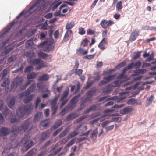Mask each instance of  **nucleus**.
Returning a JSON list of instances; mask_svg holds the SVG:
<instances>
[{
  "instance_id": "obj_40",
  "label": "nucleus",
  "mask_w": 156,
  "mask_h": 156,
  "mask_svg": "<svg viewBox=\"0 0 156 156\" xmlns=\"http://www.w3.org/2000/svg\"><path fill=\"white\" fill-rule=\"evenodd\" d=\"M16 99L14 98H13L9 101L8 104V105L9 107L11 108L13 107L15 104Z\"/></svg>"
},
{
  "instance_id": "obj_23",
  "label": "nucleus",
  "mask_w": 156,
  "mask_h": 156,
  "mask_svg": "<svg viewBox=\"0 0 156 156\" xmlns=\"http://www.w3.org/2000/svg\"><path fill=\"white\" fill-rule=\"evenodd\" d=\"M130 64L131 66H132V68L134 67L136 69H139L142 66V62L140 61H138L135 63L132 62Z\"/></svg>"
},
{
  "instance_id": "obj_56",
  "label": "nucleus",
  "mask_w": 156,
  "mask_h": 156,
  "mask_svg": "<svg viewBox=\"0 0 156 156\" xmlns=\"http://www.w3.org/2000/svg\"><path fill=\"white\" fill-rule=\"evenodd\" d=\"M79 134V132L77 131H74L71 132L70 135L69 136L70 138H72L74 136L78 135Z\"/></svg>"
},
{
  "instance_id": "obj_20",
  "label": "nucleus",
  "mask_w": 156,
  "mask_h": 156,
  "mask_svg": "<svg viewBox=\"0 0 156 156\" xmlns=\"http://www.w3.org/2000/svg\"><path fill=\"white\" fill-rule=\"evenodd\" d=\"M79 116V115L76 113H73L70 114L66 117V120L67 121L72 120L76 118Z\"/></svg>"
},
{
  "instance_id": "obj_63",
  "label": "nucleus",
  "mask_w": 156,
  "mask_h": 156,
  "mask_svg": "<svg viewBox=\"0 0 156 156\" xmlns=\"http://www.w3.org/2000/svg\"><path fill=\"white\" fill-rule=\"evenodd\" d=\"M14 116L11 118L10 122L11 123H14L18 121V119L15 116V114L14 113Z\"/></svg>"
},
{
  "instance_id": "obj_34",
  "label": "nucleus",
  "mask_w": 156,
  "mask_h": 156,
  "mask_svg": "<svg viewBox=\"0 0 156 156\" xmlns=\"http://www.w3.org/2000/svg\"><path fill=\"white\" fill-rule=\"evenodd\" d=\"M126 64V62L125 61H123L121 63L119 64L118 65L115 66V68L116 69H119L123 67Z\"/></svg>"
},
{
  "instance_id": "obj_46",
  "label": "nucleus",
  "mask_w": 156,
  "mask_h": 156,
  "mask_svg": "<svg viewBox=\"0 0 156 156\" xmlns=\"http://www.w3.org/2000/svg\"><path fill=\"white\" fill-rule=\"evenodd\" d=\"M9 79L7 78H6L5 79L3 82L2 83L1 86L3 87H6L9 84Z\"/></svg>"
},
{
  "instance_id": "obj_31",
  "label": "nucleus",
  "mask_w": 156,
  "mask_h": 156,
  "mask_svg": "<svg viewBox=\"0 0 156 156\" xmlns=\"http://www.w3.org/2000/svg\"><path fill=\"white\" fill-rule=\"evenodd\" d=\"M38 55L39 57L42 58L44 59L47 58L48 56H50V59L51 58V55H48L41 51L39 52L38 54Z\"/></svg>"
},
{
  "instance_id": "obj_13",
  "label": "nucleus",
  "mask_w": 156,
  "mask_h": 156,
  "mask_svg": "<svg viewBox=\"0 0 156 156\" xmlns=\"http://www.w3.org/2000/svg\"><path fill=\"white\" fill-rule=\"evenodd\" d=\"M115 77L114 75H110L107 77H104L103 80H102L99 84V85L105 84L109 83Z\"/></svg>"
},
{
  "instance_id": "obj_62",
  "label": "nucleus",
  "mask_w": 156,
  "mask_h": 156,
  "mask_svg": "<svg viewBox=\"0 0 156 156\" xmlns=\"http://www.w3.org/2000/svg\"><path fill=\"white\" fill-rule=\"evenodd\" d=\"M112 122L111 121L109 120H106L104 121L101 124V126L103 128L105 127L106 126L108 125L109 123Z\"/></svg>"
},
{
  "instance_id": "obj_17",
  "label": "nucleus",
  "mask_w": 156,
  "mask_h": 156,
  "mask_svg": "<svg viewBox=\"0 0 156 156\" xmlns=\"http://www.w3.org/2000/svg\"><path fill=\"white\" fill-rule=\"evenodd\" d=\"M9 133V129L5 127H2L0 129V135L2 136H6Z\"/></svg>"
},
{
  "instance_id": "obj_7",
  "label": "nucleus",
  "mask_w": 156,
  "mask_h": 156,
  "mask_svg": "<svg viewBox=\"0 0 156 156\" xmlns=\"http://www.w3.org/2000/svg\"><path fill=\"white\" fill-rule=\"evenodd\" d=\"M69 91L68 90H65L63 92L60 100L61 102H62L60 105V108H62L68 101L69 99L66 98L69 95Z\"/></svg>"
},
{
  "instance_id": "obj_39",
  "label": "nucleus",
  "mask_w": 156,
  "mask_h": 156,
  "mask_svg": "<svg viewBox=\"0 0 156 156\" xmlns=\"http://www.w3.org/2000/svg\"><path fill=\"white\" fill-rule=\"evenodd\" d=\"M79 62L76 59L75 61V65L74 66L73 68L71 70V72L72 73L75 72V70H76L78 68L79 66Z\"/></svg>"
},
{
  "instance_id": "obj_12",
  "label": "nucleus",
  "mask_w": 156,
  "mask_h": 156,
  "mask_svg": "<svg viewBox=\"0 0 156 156\" xmlns=\"http://www.w3.org/2000/svg\"><path fill=\"white\" fill-rule=\"evenodd\" d=\"M114 110L113 109H107L104 111V112L105 113H107L106 114H104L102 117H105L107 116H111L113 117L115 116H118L119 115V114L117 113H114L112 114L111 115L108 113L109 112H113L114 111Z\"/></svg>"
},
{
  "instance_id": "obj_9",
  "label": "nucleus",
  "mask_w": 156,
  "mask_h": 156,
  "mask_svg": "<svg viewBox=\"0 0 156 156\" xmlns=\"http://www.w3.org/2000/svg\"><path fill=\"white\" fill-rule=\"evenodd\" d=\"M139 31L136 29L133 30L132 32L129 37V40L131 42H133L135 41L137 37L139 35Z\"/></svg>"
},
{
  "instance_id": "obj_57",
  "label": "nucleus",
  "mask_w": 156,
  "mask_h": 156,
  "mask_svg": "<svg viewBox=\"0 0 156 156\" xmlns=\"http://www.w3.org/2000/svg\"><path fill=\"white\" fill-rule=\"evenodd\" d=\"M33 67L32 66H27L25 70V72L29 73L32 70Z\"/></svg>"
},
{
  "instance_id": "obj_27",
  "label": "nucleus",
  "mask_w": 156,
  "mask_h": 156,
  "mask_svg": "<svg viewBox=\"0 0 156 156\" xmlns=\"http://www.w3.org/2000/svg\"><path fill=\"white\" fill-rule=\"evenodd\" d=\"M154 99V97L153 95H151L150 97L147 98L146 101V106H149L152 102V101Z\"/></svg>"
},
{
  "instance_id": "obj_6",
  "label": "nucleus",
  "mask_w": 156,
  "mask_h": 156,
  "mask_svg": "<svg viewBox=\"0 0 156 156\" xmlns=\"http://www.w3.org/2000/svg\"><path fill=\"white\" fill-rule=\"evenodd\" d=\"M58 97H55L53 99L50 101L51 106V110L52 112V115H54L57 112L58 109V105L57 104Z\"/></svg>"
},
{
  "instance_id": "obj_25",
  "label": "nucleus",
  "mask_w": 156,
  "mask_h": 156,
  "mask_svg": "<svg viewBox=\"0 0 156 156\" xmlns=\"http://www.w3.org/2000/svg\"><path fill=\"white\" fill-rule=\"evenodd\" d=\"M42 113L40 112H37L35 114L34 117V120L35 122H37L40 120L42 115Z\"/></svg>"
},
{
  "instance_id": "obj_16",
  "label": "nucleus",
  "mask_w": 156,
  "mask_h": 156,
  "mask_svg": "<svg viewBox=\"0 0 156 156\" xmlns=\"http://www.w3.org/2000/svg\"><path fill=\"white\" fill-rule=\"evenodd\" d=\"M48 44L47 45V46L43 48V51L48 52L51 51L54 49V47L51 41H48Z\"/></svg>"
},
{
  "instance_id": "obj_58",
  "label": "nucleus",
  "mask_w": 156,
  "mask_h": 156,
  "mask_svg": "<svg viewBox=\"0 0 156 156\" xmlns=\"http://www.w3.org/2000/svg\"><path fill=\"white\" fill-rule=\"evenodd\" d=\"M85 31L84 30V28L82 27H80L79 29V33L81 35H83L85 34Z\"/></svg>"
},
{
  "instance_id": "obj_3",
  "label": "nucleus",
  "mask_w": 156,
  "mask_h": 156,
  "mask_svg": "<svg viewBox=\"0 0 156 156\" xmlns=\"http://www.w3.org/2000/svg\"><path fill=\"white\" fill-rule=\"evenodd\" d=\"M96 90L95 88H92L87 91L86 93L87 96L85 100L82 101L81 102V106L84 107L85 106V104L87 102L91 100L92 98V96L96 93Z\"/></svg>"
},
{
  "instance_id": "obj_24",
  "label": "nucleus",
  "mask_w": 156,
  "mask_h": 156,
  "mask_svg": "<svg viewBox=\"0 0 156 156\" xmlns=\"http://www.w3.org/2000/svg\"><path fill=\"white\" fill-rule=\"evenodd\" d=\"M49 75L47 74H44L42 76H40L38 79L39 81H46L49 79Z\"/></svg>"
},
{
  "instance_id": "obj_38",
  "label": "nucleus",
  "mask_w": 156,
  "mask_h": 156,
  "mask_svg": "<svg viewBox=\"0 0 156 156\" xmlns=\"http://www.w3.org/2000/svg\"><path fill=\"white\" fill-rule=\"evenodd\" d=\"M2 112L4 115L7 116L9 114V110L8 107L6 106L3 108H2Z\"/></svg>"
},
{
  "instance_id": "obj_48",
  "label": "nucleus",
  "mask_w": 156,
  "mask_h": 156,
  "mask_svg": "<svg viewBox=\"0 0 156 156\" xmlns=\"http://www.w3.org/2000/svg\"><path fill=\"white\" fill-rule=\"evenodd\" d=\"M40 124L41 126L44 127H46L49 125V123L46 120L41 121L40 123Z\"/></svg>"
},
{
  "instance_id": "obj_53",
  "label": "nucleus",
  "mask_w": 156,
  "mask_h": 156,
  "mask_svg": "<svg viewBox=\"0 0 156 156\" xmlns=\"http://www.w3.org/2000/svg\"><path fill=\"white\" fill-rule=\"evenodd\" d=\"M75 142V139L74 138L72 139L66 145V147H67L71 146L74 144Z\"/></svg>"
},
{
  "instance_id": "obj_42",
  "label": "nucleus",
  "mask_w": 156,
  "mask_h": 156,
  "mask_svg": "<svg viewBox=\"0 0 156 156\" xmlns=\"http://www.w3.org/2000/svg\"><path fill=\"white\" fill-rule=\"evenodd\" d=\"M141 52L140 51L134 52V55L133 59L134 60H136L141 55Z\"/></svg>"
},
{
  "instance_id": "obj_8",
  "label": "nucleus",
  "mask_w": 156,
  "mask_h": 156,
  "mask_svg": "<svg viewBox=\"0 0 156 156\" xmlns=\"http://www.w3.org/2000/svg\"><path fill=\"white\" fill-rule=\"evenodd\" d=\"M80 96V94L73 97L70 101V104L68 106L70 109H72L75 107V105L78 101V98Z\"/></svg>"
},
{
  "instance_id": "obj_35",
  "label": "nucleus",
  "mask_w": 156,
  "mask_h": 156,
  "mask_svg": "<svg viewBox=\"0 0 156 156\" xmlns=\"http://www.w3.org/2000/svg\"><path fill=\"white\" fill-rule=\"evenodd\" d=\"M77 52L80 54H82L83 55H86L87 54L88 51L87 50L84 51V49L81 48H79L77 49Z\"/></svg>"
},
{
  "instance_id": "obj_15",
  "label": "nucleus",
  "mask_w": 156,
  "mask_h": 156,
  "mask_svg": "<svg viewBox=\"0 0 156 156\" xmlns=\"http://www.w3.org/2000/svg\"><path fill=\"white\" fill-rule=\"evenodd\" d=\"M108 44V40L106 38H103L100 43L98 47L102 50H104L106 48L105 45Z\"/></svg>"
},
{
  "instance_id": "obj_47",
  "label": "nucleus",
  "mask_w": 156,
  "mask_h": 156,
  "mask_svg": "<svg viewBox=\"0 0 156 156\" xmlns=\"http://www.w3.org/2000/svg\"><path fill=\"white\" fill-rule=\"evenodd\" d=\"M41 101L40 98L39 97H37L36 99L35 103V109H37Z\"/></svg>"
},
{
  "instance_id": "obj_54",
  "label": "nucleus",
  "mask_w": 156,
  "mask_h": 156,
  "mask_svg": "<svg viewBox=\"0 0 156 156\" xmlns=\"http://www.w3.org/2000/svg\"><path fill=\"white\" fill-rule=\"evenodd\" d=\"M132 69V66H130V64H129L128 66L124 68L122 70V72L125 73V72L127 70H129L130 69Z\"/></svg>"
},
{
  "instance_id": "obj_5",
  "label": "nucleus",
  "mask_w": 156,
  "mask_h": 156,
  "mask_svg": "<svg viewBox=\"0 0 156 156\" xmlns=\"http://www.w3.org/2000/svg\"><path fill=\"white\" fill-rule=\"evenodd\" d=\"M29 62L30 64L34 66L38 65V66L36 67L38 70L40 69L42 67H46L47 66V65L45 64L44 61L38 58L30 60Z\"/></svg>"
},
{
  "instance_id": "obj_10",
  "label": "nucleus",
  "mask_w": 156,
  "mask_h": 156,
  "mask_svg": "<svg viewBox=\"0 0 156 156\" xmlns=\"http://www.w3.org/2000/svg\"><path fill=\"white\" fill-rule=\"evenodd\" d=\"M114 23L113 21L109 20L108 22L106 20H102L100 24L102 28L104 29L107 28L108 26H111Z\"/></svg>"
},
{
  "instance_id": "obj_29",
  "label": "nucleus",
  "mask_w": 156,
  "mask_h": 156,
  "mask_svg": "<svg viewBox=\"0 0 156 156\" xmlns=\"http://www.w3.org/2000/svg\"><path fill=\"white\" fill-rule=\"evenodd\" d=\"M112 90V88L109 85L106 86L103 89V91L106 94H108Z\"/></svg>"
},
{
  "instance_id": "obj_37",
  "label": "nucleus",
  "mask_w": 156,
  "mask_h": 156,
  "mask_svg": "<svg viewBox=\"0 0 156 156\" xmlns=\"http://www.w3.org/2000/svg\"><path fill=\"white\" fill-rule=\"evenodd\" d=\"M137 100L134 98H131L129 99L127 102V104H135L138 105L137 102Z\"/></svg>"
},
{
  "instance_id": "obj_33",
  "label": "nucleus",
  "mask_w": 156,
  "mask_h": 156,
  "mask_svg": "<svg viewBox=\"0 0 156 156\" xmlns=\"http://www.w3.org/2000/svg\"><path fill=\"white\" fill-rule=\"evenodd\" d=\"M122 8V1H119L117 3L116 5V9L117 11H121Z\"/></svg>"
},
{
  "instance_id": "obj_44",
  "label": "nucleus",
  "mask_w": 156,
  "mask_h": 156,
  "mask_svg": "<svg viewBox=\"0 0 156 156\" xmlns=\"http://www.w3.org/2000/svg\"><path fill=\"white\" fill-rule=\"evenodd\" d=\"M69 109L68 107H65L60 112V114L62 116H63L64 115L65 113L67 112L68 110Z\"/></svg>"
},
{
  "instance_id": "obj_64",
  "label": "nucleus",
  "mask_w": 156,
  "mask_h": 156,
  "mask_svg": "<svg viewBox=\"0 0 156 156\" xmlns=\"http://www.w3.org/2000/svg\"><path fill=\"white\" fill-rule=\"evenodd\" d=\"M34 153L33 149L30 150L26 154V156H33L34 154Z\"/></svg>"
},
{
  "instance_id": "obj_45",
  "label": "nucleus",
  "mask_w": 156,
  "mask_h": 156,
  "mask_svg": "<svg viewBox=\"0 0 156 156\" xmlns=\"http://www.w3.org/2000/svg\"><path fill=\"white\" fill-rule=\"evenodd\" d=\"M37 88L39 89V90H41L43 92H44V91L42 90L44 89V85L43 83L40 82L38 83L37 84Z\"/></svg>"
},
{
  "instance_id": "obj_60",
  "label": "nucleus",
  "mask_w": 156,
  "mask_h": 156,
  "mask_svg": "<svg viewBox=\"0 0 156 156\" xmlns=\"http://www.w3.org/2000/svg\"><path fill=\"white\" fill-rule=\"evenodd\" d=\"M63 129V128L62 127H61L59 128L56 131H55L53 133V136H56L58 133H59Z\"/></svg>"
},
{
  "instance_id": "obj_51",
  "label": "nucleus",
  "mask_w": 156,
  "mask_h": 156,
  "mask_svg": "<svg viewBox=\"0 0 156 156\" xmlns=\"http://www.w3.org/2000/svg\"><path fill=\"white\" fill-rule=\"evenodd\" d=\"M16 56L15 55H13L8 58V61L9 62H12L13 61L16 60Z\"/></svg>"
},
{
  "instance_id": "obj_36",
  "label": "nucleus",
  "mask_w": 156,
  "mask_h": 156,
  "mask_svg": "<svg viewBox=\"0 0 156 156\" xmlns=\"http://www.w3.org/2000/svg\"><path fill=\"white\" fill-rule=\"evenodd\" d=\"M75 23L74 22L71 21L70 23H67L66 26V29L69 30L72 28L74 26Z\"/></svg>"
},
{
  "instance_id": "obj_52",
  "label": "nucleus",
  "mask_w": 156,
  "mask_h": 156,
  "mask_svg": "<svg viewBox=\"0 0 156 156\" xmlns=\"http://www.w3.org/2000/svg\"><path fill=\"white\" fill-rule=\"evenodd\" d=\"M7 73V70L5 69L3 70L2 72L1 73V78H3L5 77Z\"/></svg>"
},
{
  "instance_id": "obj_18",
  "label": "nucleus",
  "mask_w": 156,
  "mask_h": 156,
  "mask_svg": "<svg viewBox=\"0 0 156 156\" xmlns=\"http://www.w3.org/2000/svg\"><path fill=\"white\" fill-rule=\"evenodd\" d=\"M72 31L71 30H67L65 34L63 40L62 41V43H64L65 42L68 41L71 37Z\"/></svg>"
},
{
  "instance_id": "obj_28",
  "label": "nucleus",
  "mask_w": 156,
  "mask_h": 156,
  "mask_svg": "<svg viewBox=\"0 0 156 156\" xmlns=\"http://www.w3.org/2000/svg\"><path fill=\"white\" fill-rule=\"evenodd\" d=\"M62 122L61 120L56 122L51 127V129L52 130H55L58 127L62 124Z\"/></svg>"
},
{
  "instance_id": "obj_59",
  "label": "nucleus",
  "mask_w": 156,
  "mask_h": 156,
  "mask_svg": "<svg viewBox=\"0 0 156 156\" xmlns=\"http://www.w3.org/2000/svg\"><path fill=\"white\" fill-rule=\"evenodd\" d=\"M76 71L75 73L76 75H78L79 76H80L82 74L83 70L82 69H78L76 70H75Z\"/></svg>"
},
{
  "instance_id": "obj_22",
  "label": "nucleus",
  "mask_w": 156,
  "mask_h": 156,
  "mask_svg": "<svg viewBox=\"0 0 156 156\" xmlns=\"http://www.w3.org/2000/svg\"><path fill=\"white\" fill-rule=\"evenodd\" d=\"M36 87L34 84L31 85V86L26 90V95L27 96L32 92L35 90Z\"/></svg>"
},
{
  "instance_id": "obj_49",
  "label": "nucleus",
  "mask_w": 156,
  "mask_h": 156,
  "mask_svg": "<svg viewBox=\"0 0 156 156\" xmlns=\"http://www.w3.org/2000/svg\"><path fill=\"white\" fill-rule=\"evenodd\" d=\"M126 77V76H125V73L122 72L121 74H119L117 76V78L119 79H125V77Z\"/></svg>"
},
{
  "instance_id": "obj_1",
  "label": "nucleus",
  "mask_w": 156,
  "mask_h": 156,
  "mask_svg": "<svg viewBox=\"0 0 156 156\" xmlns=\"http://www.w3.org/2000/svg\"><path fill=\"white\" fill-rule=\"evenodd\" d=\"M33 125L31 124V122L29 119L25 120L21 126L16 127L15 126H13L12 128V130L11 133L12 134L15 135L18 132L23 131L25 132L29 129L30 130L32 129Z\"/></svg>"
},
{
  "instance_id": "obj_43",
  "label": "nucleus",
  "mask_w": 156,
  "mask_h": 156,
  "mask_svg": "<svg viewBox=\"0 0 156 156\" xmlns=\"http://www.w3.org/2000/svg\"><path fill=\"white\" fill-rule=\"evenodd\" d=\"M96 109V105H93L90 107L89 109H87L85 111V113H87L91 110L95 111Z\"/></svg>"
},
{
  "instance_id": "obj_2",
  "label": "nucleus",
  "mask_w": 156,
  "mask_h": 156,
  "mask_svg": "<svg viewBox=\"0 0 156 156\" xmlns=\"http://www.w3.org/2000/svg\"><path fill=\"white\" fill-rule=\"evenodd\" d=\"M31 109V105H27L23 107L19 108L16 110V113L17 117L21 118L25 116Z\"/></svg>"
},
{
  "instance_id": "obj_41",
  "label": "nucleus",
  "mask_w": 156,
  "mask_h": 156,
  "mask_svg": "<svg viewBox=\"0 0 156 156\" xmlns=\"http://www.w3.org/2000/svg\"><path fill=\"white\" fill-rule=\"evenodd\" d=\"M69 130L67 128H66L63 132H62L59 135V136L60 138L65 136Z\"/></svg>"
},
{
  "instance_id": "obj_61",
  "label": "nucleus",
  "mask_w": 156,
  "mask_h": 156,
  "mask_svg": "<svg viewBox=\"0 0 156 156\" xmlns=\"http://www.w3.org/2000/svg\"><path fill=\"white\" fill-rule=\"evenodd\" d=\"M48 41H45L42 43L38 45V47H39L42 48L45 45H47L48 44Z\"/></svg>"
},
{
  "instance_id": "obj_30",
  "label": "nucleus",
  "mask_w": 156,
  "mask_h": 156,
  "mask_svg": "<svg viewBox=\"0 0 156 156\" xmlns=\"http://www.w3.org/2000/svg\"><path fill=\"white\" fill-rule=\"evenodd\" d=\"M147 72V70L145 69H140L136 70L134 71V73L136 74L135 75H137L138 74H144Z\"/></svg>"
},
{
  "instance_id": "obj_21",
  "label": "nucleus",
  "mask_w": 156,
  "mask_h": 156,
  "mask_svg": "<svg viewBox=\"0 0 156 156\" xmlns=\"http://www.w3.org/2000/svg\"><path fill=\"white\" fill-rule=\"evenodd\" d=\"M49 136L48 132L44 131L41 134L40 140L41 141H43L48 138Z\"/></svg>"
},
{
  "instance_id": "obj_11",
  "label": "nucleus",
  "mask_w": 156,
  "mask_h": 156,
  "mask_svg": "<svg viewBox=\"0 0 156 156\" xmlns=\"http://www.w3.org/2000/svg\"><path fill=\"white\" fill-rule=\"evenodd\" d=\"M18 21H15V20L12 21L10 24V26L8 27V28H6V30H5V32L3 33L0 36V38H2L5 37L7 35V33L9 32L10 30L11 29V27L13 26V25L17 23Z\"/></svg>"
},
{
  "instance_id": "obj_4",
  "label": "nucleus",
  "mask_w": 156,
  "mask_h": 156,
  "mask_svg": "<svg viewBox=\"0 0 156 156\" xmlns=\"http://www.w3.org/2000/svg\"><path fill=\"white\" fill-rule=\"evenodd\" d=\"M21 143L25 147L26 151L28 150L34 145V142L29 140V138L28 136L25 135L21 140Z\"/></svg>"
},
{
  "instance_id": "obj_14",
  "label": "nucleus",
  "mask_w": 156,
  "mask_h": 156,
  "mask_svg": "<svg viewBox=\"0 0 156 156\" xmlns=\"http://www.w3.org/2000/svg\"><path fill=\"white\" fill-rule=\"evenodd\" d=\"M23 81V77H17L14 79L12 83L14 86L17 87L21 84Z\"/></svg>"
},
{
  "instance_id": "obj_19",
  "label": "nucleus",
  "mask_w": 156,
  "mask_h": 156,
  "mask_svg": "<svg viewBox=\"0 0 156 156\" xmlns=\"http://www.w3.org/2000/svg\"><path fill=\"white\" fill-rule=\"evenodd\" d=\"M132 111V108L131 107H127L124 109L120 110V113L121 114L124 115L127 114Z\"/></svg>"
},
{
  "instance_id": "obj_50",
  "label": "nucleus",
  "mask_w": 156,
  "mask_h": 156,
  "mask_svg": "<svg viewBox=\"0 0 156 156\" xmlns=\"http://www.w3.org/2000/svg\"><path fill=\"white\" fill-rule=\"evenodd\" d=\"M34 55V52H27L25 53V55L27 57L29 58H31L33 57Z\"/></svg>"
},
{
  "instance_id": "obj_26",
  "label": "nucleus",
  "mask_w": 156,
  "mask_h": 156,
  "mask_svg": "<svg viewBox=\"0 0 156 156\" xmlns=\"http://www.w3.org/2000/svg\"><path fill=\"white\" fill-rule=\"evenodd\" d=\"M34 95L31 94L30 95L26 96L23 100V102L25 103H28L30 101H32Z\"/></svg>"
},
{
  "instance_id": "obj_55",
  "label": "nucleus",
  "mask_w": 156,
  "mask_h": 156,
  "mask_svg": "<svg viewBox=\"0 0 156 156\" xmlns=\"http://www.w3.org/2000/svg\"><path fill=\"white\" fill-rule=\"evenodd\" d=\"M33 44V41L31 40H28L26 44L27 47H28L32 46Z\"/></svg>"
},
{
  "instance_id": "obj_32",
  "label": "nucleus",
  "mask_w": 156,
  "mask_h": 156,
  "mask_svg": "<svg viewBox=\"0 0 156 156\" xmlns=\"http://www.w3.org/2000/svg\"><path fill=\"white\" fill-rule=\"evenodd\" d=\"M37 74L34 72L30 73L28 74L27 76V79L28 80L34 79L36 78Z\"/></svg>"
}]
</instances>
